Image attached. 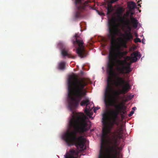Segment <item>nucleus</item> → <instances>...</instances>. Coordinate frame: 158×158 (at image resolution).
<instances>
[{"instance_id":"f257e3e1","label":"nucleus","mask_w":158,"mask_h":158,"mask_svg":"<svg viewBox=\"0 0 158 158\" xmlns=\"http://www.w3.org/2000/svg\"><path fill=\"white\" fill-rule=\"evenodd\" d=\"M108 76L105 93V103L106 107L115 105L120 94H125L130 89L128 82L116 74L112 65L108 68Z\"/></svg>"},{"instance_id":"f03ea898","label":"nucleus","mask_w":158,"mask_h":158,"mask_svg":"<svg viewBox=\"0 0 158 158\" xmlns=\"http://www.w3.org/2000/svg\"><path fill=\"white\" fill-rule=\"evenodd\" d=\"M83 113H77L72 116L69 127L72 131H68L63 135V139L69 146L75 145L77 148L83 149L85 144V139L82 136L77 137V133H83L90 128V122Z\"/></svg>"},{"instance_id":"7ed1b4c3","label":"nucleus","mask_w":158,"mask_h":158,"mask_svg":"<svg viewBox=\"0 0 158 158\" xmlns=\"http://www.w3.org/2000/svg\"><path fill=\"white\" fill-rule=\"evenodd\" d=\"M68 107L72 111L78 106L82 98L86 95L84 89L86 83L83 79L72 75L68 80Z\"/></svg>"},{"instance_id":"20e7f679","label":"nucleus","mask_w":158,"mask_h":158,"mask_svg":"<svg viewBox=\"0 0 158 158\" xmlns=\"http://www.w3.org/2000/svg\"><path fill=\"white\" fill-rule=\"evenodd\" d=\"M108 27L109 34L108 35V37L110 39L111 46L109 55V62L108 63L107 68H109L110 65L114 67L116 59L114 56L119 59H121L127 54V51H121L122 50V48H127V43L124 40L120 44H118L116 46H115L116 42L115 36L117 34L118 30L114 18L109 20Z\"/></svg>"},{"instance_id":"39448f33","label":"nucleus","mask_w":158,"mask_h":158,"mask_svg":"<svg viewBox=\"0 0 158 158\" xmlns=\"http://www.w3.org/2000/svg\"><path fill=\"white\" fill-rule=\"evenodd\" d=\"M123 127L121 126L118 130H116L111 133L112 135L107 139L105 145L104 152L105 158H117V140L118 139L123 138ZM98 158H102L100 157V154Z\"/></svg>"},{"instance_id":"423d86ee","label":"nucleus","mask_w":158,"mask_h":158,"mask_svg":"<svg viewBox=\"0 0 158 158\" xmlns=\"http://www.w3.org/2000/svg\"><path fill=\"white\" fill-rule=\"evenodd\" d=\"M102 122L104 126L102 130V135L101 136V143L100 150V157L105 158L104 152L105 145L107 139L108 138V134L111 133V131L115 124L109 119L108 114L104 113L102 115Z\"/></svg>"},{"instance_id":"0eeeda50","label":"nucleus","mask_w":158,"mask_h":158,"mask_svg":"<svg viewBox=\"0 0 158 158\" xmlns=\"http://www.w3.org/2000/svg\"><path fill=\"white\" fill-rule=\"evenodd\" d=\"M116 60V63L117 65L121 67H118L117 70L119 73L120 74H128L130 73L131 70L130 68V66L131 62L130 63H127L125 61L120 60L121 59Z\"/></svg>"},{"instance_id":"6e6552de","label":"nucleus","mask_w":158,"mask_h":158,"mask_svg":"<svg viewBox=\"0 0 158 158\" xmlns=\"http://www.w3.org/2000/svg\"><path fill=\"white\" fill-rule=\"evenodd\" d=\"M120 21L123 22L124 23V27H126V31L122 35V36L126 43L132 40L133 36L131 33V27L130 26V21L129 19H127L126 21L122 17H120Z\"/></svg>"},{"instance_id":"1a4fd4ad","label":"nucleus","mask_w":158,"mask_h":158,"mask_svg":"<svg viewBox=\"0 0 158 158\" xmlns=\"http://www.w3.org/2000/svg\"><path fill=\"white\" fill-rule=\"evenodd\" d=\"M76 42L78 44L79 47L76 50V52L78 56L81 57H85L87 55L86 51L85 50L84 47L83 45V43L81 38L77 34L75 37Z\"/></svg>"},{"instance_id":"9d476101","label":"nucleus","mask_w":158,"mask_h":158,"mask_svg":"<svg viewBox=\"0 0 158 158\" xmlns=\"http://www.w3.org/2000/svg\"><path fill=\"white\" fill-rule=\"evenodd\" d=\"M75 3L77 11L76 12L75 17L77 18L81 16V12L85 10L86 6H88L89 2L84 0H75Z\"/></svg>"},{"instance_id":"9b49d317","label":"nucleus","mask_w":158,"mask_h":158,"mask_svg":"<svg viewBox=\"0 0 158 158\" xmlns=\"http://www.w3.org/2000/svg\"><path fill=\"white\" fill-rule=\"evenodd\" d=\"M80 104L82 106H86L84 112L87 115H89L90 112L94 107L93 103L90 102L89 99L87 98H85V100H82Z\"/></svg>"},{"instance_id":"f8f14e48","label":"nucleus","mask_w":158,"mask_h":158,"mask_svg":"<svg viewBox=\"0 0 158 158\" xmlns=\"http://www.w3.org/2000/svg\"><path fill=\"white\" fill-rule=\"evenodd\" d=\"M61 54L63 56L65 57L67 56L68 58L74 59L75 57L72 56L68 48H64L61 51Z\"/></svg>"},{"instance_id":"ddd939ff","label":"nucleus","mask_w":158,"mask_h":158,"mask_svg":"<svg viewBox=\"0 0 158 158\" xmlns=\"http://www.w3.org/2000/svg\"><path fill=\"white\" fill-rule=\"evenodd\" d=\"M139 52L136 51L132 53L131 55V62H135L137 60V57L138 56Z\"/></svg>"},{"instance_id":"4468645a","label":"nucleus","mask_w":158,"mask_h":158,"mask_svg":"<svg viewBox=\"0 0 158 158\" xmlns=\"http://www.w3.org/2000/svg\"><path fill=\"white\" fill-rule=\"evenodd\" d=\"M131 19L133 27L135 28H137L139 23L137 19L131 16Z\"/></svg>"},{"instance_id":"2eb2a0df","label":"nucleus","mask_w":158,"mask_h":158,"mask_svg":"<svg viewBox=\"0 0 158 158\" xmlns=\"http://www.w3.org/2000/svg\"><path fill=\"white\" fill-rule=\"evenodd\" d=\"M116 103L117 102H115V103L114 105H111V106H114L115 107L116 110L120 112V111L122 110V109H123V105L122 103H121L119 105H116Z\"/></svg>"},{"instance_id":"dca6fc26","label":"nucleus","mask_w":158,"mask_h":158,"mask_svg":"<svg viewBox=\"0 0 158 158\" xmlns=\"http://www.w3.org/2000/svg\"><path fill=\"white\" fill-rule=\"evenodd\" d=\"M107 14L109 15L113 11V9L112 5L111 4L108 5L107 8Z\"/></svg>"},{"instance_id":"f3484780","label":"nucleus","mask_w":158,"mask_h":158,"mask_svg":"<svg viewBox=\"0 0 158 158\" xmlns=\"http://www.w3.org/2000/svg\"><path fill=\"white\" fill-rule=\"evenodd\" d=\"M128 6L129 9H133L135 7L136 5L135 2H131L128 3Z\"/></svg>"},{"instance_id":"a211bd4d","label":"nucleus","mask_w":158,"mask_h":158,"mask_svg":"<svg viewBox=\"0 0 158 158\" xmlns=\"http://www.w3.org/2000/svg\"><path fill=\"white\" fill-rule=\"evenodd\" d=\"M59 69L61 70H63L65 68V63L64 61L60 63L58 65Z\"/></svg>"},{"instance_id":"6ab92c4d","label":"nucleus","mask_w":158,"mask_h":158,"mask_svg":"<svg viewBox=\"0 0 158 158\" xmlns=\"http://www.w3.org/2000/svg\"><path fill=\"white\" fill-rule=\"evenodd\" d=\"M117 118H111V121L114 123H115V124H116L117 126H118L119 124V123L117 121Z\"/></svg>"},{"instance_id":"aec40b11","label":"nucleus","mask_w":158,"mask_h":158,"mask_svg":"<svg viewBox=\"0 0 158 158\" xmlns=\"http://www.w3.org/2000/svg\"><path fill=\"white\" fill-rule=\"evenodd\" d=\"M122 12L123 9L122 8H119L117 11L118 14L119 15L118 16L119 18H120V17H121L119 15L122 13ZM119 20H120V19H119Z\"/></svg>"},{"instance_id":"412c9836","label":"nucleus","mask_w":158,"mask_h":158,"mask_svg":"<svg viewBox=\"0 0 158 158\" xmlns=\"http://www.w3.org/2000/svg\"><path fill=\"white\" fill-rule=\"evenodd\" d=\"M127 62V61H129L131 60V56H126L125 58V60H124Z\"/></svg>"},{"instance_id":"4be33fe9","label":"nucleus","mask_w":158,"mask_h":158,"mask_svg":"<svg viewBox=\"0 0 158 158\" xmlns=\"http://www.w3.org/2000/svg\"><path fill=\"white\" fill-rule=\"evenodd\" d=\"M120 112H119V111H118L116 110L113 111L112 113L118 116V114H119Z\"/></svg>"},{"instance_id":"5701e85b","label":"nucleus","mask_w":158,"mask_h":158,"mask_svg":"<svg viewBox=\"0 0 158 158\" xmlns=\"http://www.w3.org/2000/svg\"><path fill=\"white\" fill-rule=\"evenodd\" d=\"M120 112H119V111H118L116 110L113 111L112 113L118 116V114H119Z\"/></svg>"},{"instance_id":"b1692460","label":"nucleus","mask_w":158,"mask_h":158,"mask_svg":"<svg viewBox=\"0 0 158 158\" xmlns=\"http://www.w3.org/2000/svg\"><path fill=\"white\" fill-rule=\"evenodd\" d=\"M134 42L135 43L141 42V40L139 38H136L134 40Z\"/></svg>"},{"instance_id":"393cba45","label":"nucleus","mask_w":158,"mask_h":158,"mask_svg":"<svg viewBox=\"0 0 158 158\" xmlns=\"http://www.w3.org/2000/svg\"><path fill=\"white\" fill-rule=\"evenodd\" d=\"M119 0H111L110 2V4H113L115 2L118 1Z\"/></svg>"},{"instance_id":"a878e982","label":"nucleus","mask_w":158,"mask_h":158,"mask_svg":"<svg viewBox=\"0 0 158 158\" xmlns=\"http://www.w3.org/2000/svg\"><path fill=\"white\" fill-rule=\"evenodd\" d=\"M111 118H117L118 116L116 115H114V114H113L112 113Z\"/></svg>"},{"instance_id":"bb28decb","label":"nucleus","mask_w":158,"mask_h":158,"mask_svg":"<svg viewBox=\"0 0 158 158\" xmlns=\"http://www.w3.org/2000/svg\"><path fill=\"white\" fill-rule=\"evenodd\" d=\"M134 111H131L130 113L128 114V116L129 117H131V116L132 115L134 114Z\"/></svg>"},{"instance_id":"cd10ccee","label":"nucleus","mask_w":158,"mask_h":158,"mask_svg":"<svg viewBox=\"0 0 158 158\" xmlns=\"http://www.w3.org/2000/svg\"><path fill=\"white\" fill-rule=\"evenodd\" d=\"M100 109V107H95L94 109V112L95 113L97 110Z\"/></svg>"},{"instance_id":"c85d7f7f","label":"nucleus","mask_w":158,"mask_h":158,"mask_svg":"<svg viewBox=\"0 0 158 158\" xmlns=\"http://www.w3.org/2000/svg\"><path fill=\"white\" fill-rule=\"evenodd\" d=\"M100 15H104V13H100L99 12L98 13Z\"/></svg>"},{"instance_id":"c756f323","label":"nucleus","mask_w":158,"mask_h":158,"mask_svg":"<svg viewBox=\"0 0 158 158\" xmlns=\"http://www.w3.org/2000/svg\"><path fill=\"white\" fill-rule=\"evenodd\" d=\"M122 113L124 114H126V111H122Z\"/></svg>"},{"instance_id":"7c9ffc66","label":"nucleus","mask_w":158,"mask_h":158,"mask_svg":"<svg viewBox=\"0 0 158 158\" xmlns=\"http://www.w3.org/2000/svg\"><path fill=\"white\" fill-rule=\"evenodd\" d=\"M136 107H134L132 108V109L133 110H135L136 109Z\"/></svg>"},{"instance_id":"2f4dec72","label":"nucleus","mask_w":158,"mask_h":158,"mask_svg":"<svg viewBox=\"0 0 158 158\" xmlns=\"http://www.w3.org/2000/svg\"><path fill=\"white\" fill-rule=\"evenodd\" d=\"M83 71H81V74H83Z\"/></svg>"},{"instance_id":"473e14b6","label":"nucleus","mask_w":158,"mask_h":158,"mask_svg":"<svg viewBox=\"0 0 158 158\" xmlns=\"http://www.w3.org/2000/svg\"><path fill=\"white\" fill-rule=\"evenodd\" d=\"M138 6H139L140 7H141V5H140V4H138Z\"/></svg>"},{"instance_id":"72a5a7b5","label":"nucleus","mask_w":158,"mask_h":158,"mask_svg":"<svg viewBox=\"0 0 158 158\" xmlns=\"http://www.w3.org/2000/svg\"><path fill=\"white\" fill-rule=\"evenodd\" d=\"M140 2V1H139L138 2V3H139V2Z\"/></svg>"},{"instance_id":"f704fd0d","label":"nucleus","mask_w":158,"mask_h":158,"mask_svg":"<svg viewBox=\"0 0 158 158\" xmlns=\"http://www.w3.org/2000/svg\"><path fill=\"white\" fill-rule=\"evenodd\" d=\"M137 36H138V35H136V37H137Z\"/></svg>"}]
</instances>
